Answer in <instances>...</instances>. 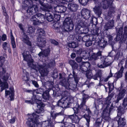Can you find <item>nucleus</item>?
<instances>
[{"mask_svg":"<svg viewBox=\"0 0 127 127\" xmlns=\"http://www.w3.org/2000/svg\"><path fill=\"white\" fill-rule=\"evenodd\" d=\"M92 73L91 72H90L89 73H88V72H87L86 74V76L87 78H90L92 76Z\"/></svg>","mask_w":127,"mask_h":127,"instance_id":"nucleus-57","label":"nucleus"},{"mask_svg":"<svg viewBox=\"0 0 127 127\" xmlns=\"http://www.w3.org/2000/svg\"><path fill=\"white\" fill-rule=\"evenodd\" d=\"M123 32V28L122 27H121L120 28L119 31L118 32V33L119 34L121 35L122 33Z\"/></svg>","mask_w":127,"mask_h":127,"instance_id":"nucleus-56","label":"nucleus"},{"mask_svg":"<svg viewBox=\"0 0 127 127\" xmlns=\"http://www.w3.org/2000/svg\"><path fill=\"white\" fill-rule=\"evenodd\" d=\"M50 50L49 48H48L47 49L45 50L42 52H40L38 54L39 56H42L43 57L44 56H46L49 53Z\"/></svg>","mask_w":127,"mask_h":127,"instance_id":"nucleus-24","label":"nucleus"},{"mask_svg":"<svg viewBox=\"0 0 127 127\" xmlns=\"http://www.w3.org/2000/svg\"><path fill=\"white\" fill-rule=\"evenodd\" d=\"M112 74L111 72V70H110V73L109 74V75L107 77L105 78L104 80V82H106L107 81H108L109 78L112 77Z\"/></svg>","mask_w":127,"mask_h":127,"instance_id":"nucleus-44","label":"nucleus"},{"mask_svg":"<svg viewBox=\"0 0 127 127\" xmlns=\"http://www.w3.org/2000/svg\"><path fill=\"white\" fill-rule=\"evenodd\" d=\"M74 111V113L76 114H77V115H72L70 116H66V117H68L71 120L73 123H78L80 120V119L82 117V115L80 114V113L79 112V109L78 108L76 107H74L73 108Z\"/></svg>","mask_w":127,"mask_h":127,"instance_id":"nucleus-5","label":"nucleus"},{"mask_svg":"<svg viewBox=\"0 0 127 127\" xmlns=\"http://www.w3.org/2000/svg\"><path fill=\"white\" fill-rule=\"evenodd\" d=\"M1 39L3 41H4L6 40L7 37L6 35L3 34L2 36Z\"/></svg>","mask_w":127,"mask_h":127,"instance_id":"nucleus-51","label":"nucleus"},{"mask_svg":"<svg viewBox=\"0 0 127 127\" xmlns=\"http://www.w3.org/2000/svg\"><path fill=\"white\" fill-rule=\"evenodd\" d=\"M42 96L43 98L45 100H47L49 98V95L48 93H44L42 95Z\"/></svg>","mask_w":127,"mask_h":127,"instance_id":"nucleus-37","label":"nucleus"},{"mask_svg":"<svg viewBox=\"0 0 127 127\" xmlns=\"http://www.w3.org/2000/svg\"><path fill=\"white\" fill-rule=\"evenodd\" d=\"M69 63L71 66L74 69H77L78 66L76 63L74 61L71 60L69 61Z\"/></svg>","mask_w":127,"mask_h":127,"instance_id":"nucleus-26","label":"nucleus"},{"mask_svg":"<svg viewBox=\"0 0 127 127\" xmlns=\"http://www.w3.org/2000/svg\"><path fill=\"white\" fill-rule=\"evenodd\" d=\"M121 37H122V36H119L118 35V34L115 39V40H116L117 41L121 39Z\"/></svg>","mask_w":127,"mask_h":127,"instance_id":"nucleus-59","label":"nucleus"},{"mask_svg":"<svg viewBox=\"0 0 127 127\" xmlns=\"http://www.w3.org/2000/svg\"><path fill=\"white\" fill-rule=\"evenodd\" d=\"M2 47L4 50H8V51L9 53L11 52V50L10 48V45L9 44L6 42H4L2 44Z\"/></svg>","mask_w":127,"mask_h":127,"instance_id":"nucleus-22","label":"nucleus"},{"mask_svg":"<svg viewBox=\"0 0 127 127\" xmlns=\"http://www.w3.org/2000/svg\"><path fill=\"white\" fill-rule=\"evenodd\" d=\"M114 25V21L112 20L109 22V23L105 26V27L106 29H110L112 28Z\"/></svg>","mask_w":127,"mask_h":127,"instance_id":"nucleus-23","label":"nucleus"},{"mask_svg":"<svg viewBox=\"0 0 127 127\" xmlns=\"http://www.w3.org/2000/svg\"><path fill=\"white\" fill-rule=\"evenodd\" d=\"M15 121V118L13 117L12 118L9 120V123L11 124L14 123Z\"/></svg>","mask_w":127,"mask_h":127,"instance_id":"nucleus-54","label":"nucleus"},{"mask_svg":"<svg viewBox=\"0 0 127 127\" xmlns=\"http://www.w3.org/2000/svg\"><path fill=\"white\" fill-rule=\"evenodd\" d=\"M5 60V58L1 56L0 57V66L3 65Z\"/></svg>","mask_w":127,"mask_h":127,"instance_id":"nucleus-40","label":"nucleus"},{"mask_svg":"<svg viewBox=\"0 0 127 127\" xmlns=\"http://www.w3.org/2000/svg\"><path fill=\"white\" fill-rule=\"evenodd\" d=\"M100 60L101 62L98 64V66L100 68L107 67L111 64V62L104 56L101 57Z\"/></svg>","mask_w":127,"mask_h":127,"instance_id":"nucleus-7","label":"nucleus"},{"mask_svg":"<svg viewBox=\"0 0 127 127\" xmlns=\"http://www.w3.org/2000/svg\"><path fill=\"white\" fill-rule=\"evenodd\" d=\"M23 41L27 44L29 46H31V42L29 40V38L26 35H25L23 38Z\"/></svg>","mask_w":127,"mask_h":127,"instance_id":"nucleus-27","label":"nucleus"},{"mask_svg":"<svg viewBox=\"0 0 127 127\" xmlns=\"http://www.w3.org/2000/svg\"><path fill=\"white\" fill-rule=\"evenodd\" d=\"M124 33L126 35V38L127 37V27H125L124 29Z\"/></svg>","mask_w":127,"mask_h":127,"instance_id":"nucleus-60","label":"nucleus"},{"mask_svg":"<svg viewBox=\"0 0 127 127\" xmlns=\"http://www.w3.org/2000/svg\"><path fill=\"white\" fill-rule=\"evenodd\" d=\"M126 91L123 90L120 92L118 95L117 100L116 101H114L112 104L111 109H112V107H117L118 103L119 100H121L122 97L124 96L125 93Z\"/></svg>","mask_w":127,"mask_h":127,"instance_id":"nucleus-8","label":"nucleus"},{"mask_svg":"<svg viewBox=\"0 0 127 127\" xmlns=\"http://www.w3.org/2000/svg\"><path fill=\"white\" fill-rule=\"evenodd\" d=\"M73 76L75 79V80L76 83H77L78 82L79 78L77 77V75L74 74V72H73Z\"/></svg>","mask_w":127,"mask_h":127,"instance_id":"nucleus-47","label":"nucleus"},{"mask_svg":"<svg viewBox=\"0 0 127 127\" xmlns=\"http://www.w3.org/2000/svg\"><path fill=\"white\" fill-rule=\"evenodd\" d=\"M32 81V84L35 87H38V85L36 82L34 81Z\"/></svg>","mask_w":127,"mask_h":127,"instance_id":"nucleus-55","label":"nucleus"},{"mask_svg":"<svg viewBox=\"0 0 127 127\" xmlns=\"http://www.w3.org/2000/svg\"><path fill=\"white\" fill-rule=\"evenodd\" d=\"M108 85V88L109 89V91L110 92L113 89L114 86L112 83H110L109 82Z\"/></svg>","mask_w":127,"mask_h":127,"instance_id":"nucleus-39","label":"nucleus"},{"mask_svg":"<svg viewBox=\"0 0 127 127\" xmlns=\"http://www.w3.org/2000/svg\"><path fill=\"white\" fill-rule=\"evenodd\" d=\"M68 9L70 11H75L77 9L78 6L75 4L70 3L68 4Z\"/></svg>","mask_w":127,"mask_h":127,"instance_id":"nucleus-16","label":"nucleus"},{"mask_svg":"<svg viewBox=\"0 0 127 127\" xmlns=\"http://www.w3.org/2000/svg\"><path fill=\"white\" fill-rule=\"evenodd\" d=\"M118 127H123L126 124L125 119L124 118H118Z\"/></svg>","mask_w":127,"mask_h":127,"instance_id":"nucleus-18","label":"nucleus"},{"mask_svg":"<svg viewBox=\"0 0 127 127\" xmlns=\"http://www.w3.org/2000/svg\"><path fill=\"white\" fill-rule=\"evenodd\" d=\"M123 105L124 107H126L127 105V98H125L124 99L123 104Z\"/></svg>","mask_w":127,"mask_h":127,"instance_id":"nucleus-48","label":"nucleus"},{"mask_svg":"<svg viewBox=\"0 0 127 127\" xmlns=\"http://www.w3.org/2000/svg\"><path fill=\"white\" fill-rule=\"evenodd\" d=\"M10 39L11 42V45L13 48H15L16 47V43L15 40L13 36L12 33L11 32V34L10 36Z\"/></svg>","mask_w":127,"mask_h":127,"instance_id":"nucleus-25","label":"nucleus"},{"mask_svg":"<svg viewBox=\"0 0 127 127\" xmlns=\"http://www.w3.org/2000/svg\"><path fill=\"white\" fill-rule=\"evenodd\" d=\"M121 113L122 114L123 113V111H121L120 110L119 111V112L118 113V116H120L121 115L120 114V113Z\"/></svg>","mask_w":127,"mask_h":127,"instance_id":"nucleus-61","label":"nucleus"},{"mask_svg":"<svg viewBox=\"0 0 127 127\" xmlns=\"http://www.w3.org/2000/svg\"><path fill=\"white\" fill-rule=\"evenodd\" d=\"M82 67H86V68L89 67L90 66V64L88 62H83L82 63Z\"/></svg>","mask_w":127,"mask_h":127,"instance_id":"nucleus-41","label":"nucleus"},{"mask_svg":"<svg viewBox=\"0 0 127 127\" xmlns=\"http://www.w3.org/2000/svg\"><path fill=\"white\" fill-rule=\"evenodd\" d=\"M85 27L84 22H79L77 24L76 27V30H79L82 27Z\"/></svg>","mask_w":127,"mask_h":127,"instance_id":"nucleus-31","label":"nucleus"},{"mask_svg":"<svg viewBox=\"0 0 127 127\" xmlns=\"http://www.w3.org/2000/svg\"><path fill=\"white\" fill-rule=\"evenodd\" d=\"M28 32H30L32 33L34 32L35 30V29L34 28H32V26H30L28 28Z\"/></svg>","mask_w":127,"mask_h":127,"instance_id":"nucleus-45","label":"nucleus"},{"mask_svg":"<svg viewBox=\"0 0 127 127\" xmlns=\"http://www.w3.org/2000/svg\"><path fill=\"white\" fill-rule=\"evenodd\" d=\"M64 86L65 88L67 89H72L73 88V87H72V86L69 85V84L68 83H67V84L66 85H64Z\"/></svg>","mask_w":127,"mask_h":127,"instance_id":"nucleus-46","label":"nucleus"},{"mask_svg":"<svg viewBox=\"0 0 127 127\" xmlns=\"http://www.w3.org/2000/svg\"><path fill=\"white\" fill-rule=\"evenodd\" d=\"M68 46L70 47L75 48L77 46V45L75 43L73 42L69 43L68 44Z\"/></svg>","mask_w":127,"mask_h":127,"instance_id":"nucleus-38","label":"nucleus"},{"mask_svg":"<svg viewBox=\"0 0 127 127\" xmlns=\"http://www.w3.org/2000/svg\"><path fill=\"white\" fill-rule=\"evenodd\" d=\"M24 60L27 62L29 61L30 63H28V64L29 66L35 70L36 71H42L43 69L52 67L54 66L55 64V63L54 60H53L49 64L45 63L44 64L43 67L41 65H38V64L34 62H33V61L31 59V56L29 54V52L26 50H24L22 53Z\"/></svg>","mask_w":127,"mask_h":127,"instance_id":"nucleus-1","label":"nucleus"},{"mask_svg":"<svg viewBox=\"0 0 127 127\" xmlns=\"http://www.w3.org/2000/svg\"><path fill=\"white\" fill-rule=\"evenodd\" d=\"M94 9L95 12L96 14H101V7L99 6L98 7L96 6Z\"/></svg>","mask_w":127,"mask_h":127,"instance_id":"nucleus-33","label":"nucleus"},{"mask_svg":"<svg viewBox=\"0 0 127 127\" xmlns=\"http://www.w3.org/2000/svg\"><path fill=\"white\" fill-rule=\"evenodd\" d=\"M101 52L99 51L96 54H93L90 58V60H96L98 57L100 56L101 55Z\"/></svg>","mask_w":127,"mask_h":127,"instance_id":"nucleus-21","label":"nucleus"},{"mask_svg":"<svg viewBox=\"0 0 127 127\" xmlns=\"http://www.w3.org/2000/svg\"><path fill=\"white\" fill-rule=\"evenodd\" d=\"M74 102L73 98L71 96L67 97L66 95L63 96L57 103V105L62 108H64L67 106L70 103Z\"/></svg>","mask_w":127,"mask_h":127,"instance_id":"nucleus-4","label":"nucleus"},{"mask_svg":"<svg viewBox=\"0 0 127 127\" xmlns=\"http://www.w3.org/2000/svg\"><path fill=\"white\" fill-rule=\"evenodd\" d=\"M79 2L82 5H85L88 2V0H79Z\"/></svg>","mask_w":127,"mask_h":127,"instance_id":"nucleus-43","label":"nucleus"},{"mask_svg":"<svg viewBox=\"0 0 127 127\" xmlns=\"http://www.w3.org/2000/svg\"><path fill=\"white\" fill-rule=\"evenodd\" d=\"M50 41L51 43L54 45H57L58 44V42L54 40L51 39L50 40Z\"/></svg>","mask_w":127,"mask_h":127,"instance_id":"nucleus-53","label":"nucleus"},{"mask_svg":"<svg viewBox=\"0 0 127 127\" xmlns=\"http://www.w3.org/2000/svg\"><path fill=\"white\" fill-rule=\"evenodd\" d=\"M111 98L112 97L111 96H108L106 100V102L107 103H109V101L111 100Z\"/></svg>","mask_w":127,"mask_h":127,"instance_id":"nucleus-58","label":"nucleus"},{"mask_svg":"<svg viewBox=\"0 0 127 127\" xmlns=\"http://www.w3.org/2000/svg\"><path fill=\"white\" fill-rule=\"evenodd\" d=\"M14 90L13 87H11L9 88V90H7L6 89L5 90V97H7L9 95L11 100H12L14 99Z\"/></svg>","mask_w":127,"mask_h":127,"instance_id":"nucleus-9","label":"nucleus"},{"mask_svg":"<svg viewBox=\"0 0 127 127\" xmlns=\"http://www.w3.org/2000/svg\"><path fill=\"white\" fill-rule=\"evenodd\" d=\"M58 24V23H56L54 25V27H55V30L57 32L62 34L63 32L71 30L73 28V22L69 18H66L64 22L63 25L61 26L59 28L56 27Z\"/></svg>","mask_w":127,"mask_h":127,"instance_id":"nucleus-3","label":"nucleus"},{"mask_svg":"<svg viewBox=\"0 0 127 127\" xmlns=\"http://www.w3.org/2000/svg\"><path fill=\"white\" fill-rule=\"evenodd\" d=\"M43 92V90L42 89H39L37 90H35L34 91L33 95H35L36 96V95H38V96H36V97H35L36 99V98H37V99H38V98H39V101H40V99H41L40 97L38 95V94H41Z\"/></svg>","mask_w":127,"mask_h":127,"instance_id":"nucleus-19","label":"nucleus"},{"mask_svg":"<svg viewBox=\"0 0 127 127\" xmlns=\"http://www.w3.org/2000/svg\"><path fill=\"white\" fill-rule=\"evenodd\" d=\"M106 2V1H102L101 3V5L104 9H106L108 7V6L107 5H106L105 4Z\"/></svg>","mask_w":127,"mask_h":127,"instance_id":"nucleus-42","label":"nucleus"},{"mask_svg":"<svg viewBox=\"0 0 127 127\" xmlns=\"http://www.w3.org/2000/svg\"><path fill=\"white\" fill-rule=\"evenodd\" d=\"M90 11L88 10L84 9L81 11V15L84 18L87 19L90 17Z\"/></svg>","mask_w":127,"mask_h":127,"instance_id":"nucleus-13","label":"nucleus"},{"mask_svg":"<svg viewBox=\"0 0 127 127\" xmlns=\"http://www.w3.org/2000/svg\"><path fill=\"white\" fill-rule=\"evenodd\" d=\"M5 69L3 68L0 71V77L4 80H7L9 78L10 74L9 73L5 72Z\"/></svg>","mask_w":127,"mask_h":127,"instance_id":"nucleus-12","label":"nucleus"},{"mask_svg":"<svg viewBox=\"0 0 127 127\" xmlns=\"http://www.w3.org/2000/svg\"><path fill=\"white\" fill-rule=\"evenodd\" d=\"M60 16L57 15H55L54 16V18L56 19V21H58L60 19Z\"/></svg>","mask_w":127,"mask_h":127,"instance_id":"nucleus-52","label":"nucleus"},{"mask_svg":"<svg viewBox=\"0 0 127 127\" xmlns=\"http://www.w3.org/2000/svg\"><path fill=\"white\" fill-rule=\"evenodd\" d=\"M19 27L20 28V29L23 30V28L22 27V25L21 24H19Z\"/></svg>","mask_w":127,"mask_h":127,"instance_id":"nucleus-64","label":"nucleus"},{"mask_svg":"<svg viewBox=\"0 0 127 127\" xmlns=\"http://www.w3.org/2000/svg\"><path fill=\"white\" fill-rule=\"evenodd\" d=\"M84 117L87 122V123L86 124L87 127H89V122L90 121V112H88L87 114H86L84 115Z\"/></svg>","mask_w":127,"mask_h":127,"instance_id":"nucleus-28","label":"nucleus"},{"mask_svg":"<svg viewBox=\"0 0 127 127\" xmlns=\"http://www.w3.org/2000/svg\"><path fill=\"white\" fill-rule=\"evenodd\" d=\"M36 103L38 109H36V112L38 114L43 113L44 111V110L43 108L42 107H44L45 106V105L41 102L40 101H38Z\"/></svg>","mask_w":127,"mask_h":127,"instance_id":"nucleus-11","label":"nucleus"},{"mask_svg":"<svg viewBox=\"0 0 127 127\" xmlns=\"http://www.w3.org/2000/svg\"><path fill=\"white\" fill-rule=\"evenodd\" d=\"M65 117L64 118V119L63 120L62 122H58L59 123H63V124L64 125V126H61V127H75L74 125L72 124L67 122H65L64 121L66 118Z\"/></svg>","mask_w":127,"mask_h":127,"instance_id":"nucleus-17","label":"nucleus"},{"mask_svg":"<svg viewBox=\"0 0 127 127\" xmlns=\"http://www.w3.org/2000/svg\"><path fill=\"white\" fill-rule=\"evenodd\" d=\"M61 114V113H56L54 112H51V117L52 118V119H55L56 117L59 116Z\"/></svg>","mask_w":127,"mask_h":127,"instance_id":"nucleus-36","label":"nucleus"},{"mask_svg":"<svg viewBox=\"0 0 127 127\" xmlns=\"http://www.w3.org/2000/svg\"><path fill=\"white\" fill-rule=\"evenodd\" d=\"M46 19L48 21H51L53 20V17L52 15L49 13H46L45 14Z\"/></svg>","mask_w":127,"mask_h":127,"instance_id":"nucleus-30","label":"nucleus"},{"mask_svg":"<svg viewBox=\"0 0 127 127\" xmlns=\"http://www.w3.org/2000/svg\"><path fill=\"white\" fill-rule=\"evenodd\" d=\"M75 54L74 53H72L71 55V57L72 58H75Z\"/></svg>","mask_w":127,"mask_h":127,"instance_id":"nucleus-62","label":"nucleus"},{"mask_svg":"<svg viewBox=\"0 0 127 127\" xmlns=\"http://www.w3.org/2000/svg\"><path fill=\"white\" fill-rule=\"evenodd\" d=\"M107 44V41L102 40L99 44V46L102 48H104Z\"/></svg>","mask_w":127,"mask_h":127,"instance_id":"nucleus-34","label":"nucleus"},{"mask_svg":"<svg viewBox=\"0 0 127 127\" xmlns=\"http://www.w3.org/2000/svg\"><path fill=\"white\" fill-rule=\"evenodd\" d=\"M88 96L86 95H84L83 96V100L81 104V107H83L85 109L86 108V106L85 105V100L88 97Z\"/></svg>","mask_w":127,"mask_h":127,"instance_id":"nucleus-29","label":"nucleus"},{"mask_svg":"<svg viewBox=\"0 0 127 127\" xmlns=\"http://www.w3.org/2000/svg\"><path fill=\"white\" fill-rule=\"evenodd\" d=\"M44 32V30L41 28H39L37 30V33L39 35H43Z\"/></svg>","mask_w":127,"mask_h":127,"instance_id":"nucleus-35","label":"nucleus"},{"mask_svg":"<svg viewBox=\"0 0 127 127\" xmlns=\"http://www.w3.org/2000/svg\"><path fill=\"white\" fill-rule=\"evenodd\" d=\"M44 16L41 13L38 14L37 15L33 16L31 19V20L33 22V23L35 25L39 24L40 22L38 21L37 17L38 19L39 17L41 18L44 17Z\"/></svg>","mask_w":127,"mask_h":127,"instance_id":"nucleus-10","label":"nucleus"},{"mask_svg":"<svg viewBox=\"0 0 127 127\" xmlns=\"http://www.w3.org/2000/svg\"><path fill=\"white\" fill-rule=\"evenodd\" d=\"M110 10H112V12H114L115 10V7L114 6L113 7L111 8H110Z\"/></svg>","mask_w":127,"mask_h":127,"instance_id":"nucleus-63","label":"nucleus"},{"mask_svg":"<svg viewBox=\"0 0 127 127\" xmlns=\"http://www.w3.org/2000/svg\"><path fill=\"white\" fill-rule=\"evenodd\" d=\"M108 37L109 39V43L110 44H112V43L111 42V41L112 40V36L111 35H109L108 36Z\"/></svg>","mask_w":127,"mask_h":127,"instance_id":"nucleus-50","label":"nucleus"},{"mask_svg":"<svg viewBox=\"0 0 127 127\" xmlns=\"http://www.w3.org/2000/svg\"><path fill=\"white\" fill-rule=\"evenodd\" d=\"M82 50L81 49H79V50L77 51V53L78 54H80V57H78L76 59V60L77 62L79 63L82 61V58L84 59H86L89 58V57L90 56V54L89 52H88L86 51H81Z\"/></svg>","mask_w":127,"mask_h":127,"instance_id":"nucleus-6","label":"nucleus"},{"mask_svg":"<svg viewBox=\"0 0 127 127\" xmlns=\"http://www.w3.org/2000/svg\"><path fill=\"white\" fill-rule=\"evenodd\" d=\"M92 42L91 41H88L85 43V45L87 47H89L92 44Z\"/></svg>","mask_w":127,"mask_h":127,"instance_id":"nucleus-49","label":"nucleus"},{"mask_svg":"<svg viewBox=\"0 0 127 127\" xmlns=\"http://www.w3.org/2000/svg\"><path fill=\"white\" fill-rule=\"evenodd\" d=\"M0 87H1V91L2 92L4 89L8 88V84L7 82H4L2 83L0 79Z\"/></svg>","mask_w":127,"mask_h":127,"instance_id":"nucleus-20","label":"nucleus"},{"mask_svg":"<svg viewBox=\"0 0 127 127\" xmlns=\"http://www.w3.org/2000/svg\"><path fill=\"white\" fill-rule=\"evenodd\" d=\"M29 120L27 123L29 127H35V124L38 127H51V121L50 120L43 122L41 124L40 123H38V116L34 113L28 115Z\"/></svg>","mask_w":127,"mask_h":127,"instance_id":"nucleus-2","label":"nucleus"},{"mask_svg":"<svg viewBox=\"0 0 127 127\" xmlns=\"http://www.w3.org/2000/svg\"><path fill=\"white\" fill-rule=\"evenodd\" d=\"M123 70V68L121 67V69L118 73H116L115 76H116L117 78H119L121 77L122 75V73Z\"/></svg>","mask_w":127,"mask_h":127,"instance_id":"nucleus-32","label":"nucleus"},{"mask_svg":"<svg viewBox=\"0 0 127 127\" xmlns=\"http://www.w3.org/2000/svg\"><path fill=\"white\" fill-rule=\"evenodd\" d=\"M37 96H38V95H36V96L35 95H33L32 98V101L25 100V102L28 104H32L34 103H36L38 101H40L39 100V98H38V99H37V98H36V99L35 98V97H36Z\"/></svg>","mask_w":127,"mask_h":127,"instance_id":"nucleus-15","label":"nucleus"},{"mask_svg":"<svg viewBox=\"0 0 127 127\" xmlns=\"http://www.w3.org/2000/svg\"><path fill=\"white\" fill-rule=\"evenodd\" d=\"M46 43V41L45 38L40 37L38 38L37 45L39 47H43L44 46Z\"/></svg>","mask_w":127,"mask_h":127,"instance_id":"nucleus-14","label":"nucleus"}]
</instances>
